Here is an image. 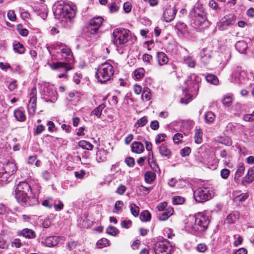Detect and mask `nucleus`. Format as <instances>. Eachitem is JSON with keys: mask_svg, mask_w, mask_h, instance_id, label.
I'll return each mask as SVG.
<instances>
[{"mask_svg": "<svg viewBox=\"0 0 254 254\" xmlns=\"http://www.w3.org/2000/svg\"><path fill=\"white\" fill-rule=\"evenodd\" d=\"M53 10L55 17L60 19L62 22L66 23L67 26H70L76 13L72 7L63 1L56 3L53 7Z\"/></svg>", "mask_w": 254, "mask_h": 254, "instance_id": "nucleus-1", "label": "nucleus"}, {"mask_svg": "<svg viewBox=\"0 0 254 254\" xmlns=\"http://www.w3.org/2000/svg\"><path fill=\"white\" fill-rule=\"evenodd\" d=\"M31 191V187L26 181L20 182L16 186L12 194L14 196L16 201L21 205H26L30 197L28 195V192Z\"/></svg>", "mask_w": 254, "mask_h": 254, "instance_id": "nucleus-2", "label": "nucleus"}, {"mask_svg": "<svg viewBox=\"0 0 254 254\" xmlns=\"http://www.w3.org/2000/svg\"><path fill=\"white\" fill-rule=\"evenodd\" d=\"M210 223L208 216L203 213H198L195 215V222L193 225H188V227L191 229V232L194 234H199L205 231L208 228Z\"/></svg>", "mask_w": 254, "mask_h": 254, "instance_id": "nucleus-3", "label": "nucleus"}, {"mask_svg": "<svg viewBox=\"0 0 254 254\" xmlns=\"http://www.w3.org/2000/svg\"><path fill=\"white\" fill-rule=\"evenodd\" d=\"M190 14L194 17V23L195 25L202 28L209 26L210 22L207 20L206 12L201 4L196 5L191 10Z\"/></svg>", "mask_w": 254, "mask_h": 254, "instance_id": "nucleus-4", "label": "nucleus"}, {"mask_svg": "<svg viewBox=\"0 0 254 254\" xmlns=\"http://www.w3.org/2000/svg\"><path fill=\"white\" fill-rule=\"evenodd\" d=\"M114 73L113 66L110 63L105 62L98 66L96 72V77L98 81L103 83L109 81Z\"/></svg>", "mask_w": 254, "mask_h": 254, "instance_id": "nucleus-5", "label": "nucleus"}, {"mask_svg": "<svg viewBox=\"0 0 254 254\" xmlns=\"http://www.w3.org/2000/svg\"><path fill=\"white\" fill-rule=\"evenodd\" d=\"M130 35V31L127 29L116 28L112 33L113 43L116 46L124 45L128 41Z\"/></svg>", "mask_w": 254, "mask_h": 254, "instance_id": "nucleus-6", "label": "nucleus"}, {"mask_svg": "<svg viewBox=\"0 0 254 254\" xmlns=\"http://www.w3.org/2000/svg\"><path fill=\"white\" fill-rule=\"evenodd\" d=\"M15 163L12 160H8L6 164L0 166V181L2 182L8 181L11 175L17 171Z\"/></svg>", "mask_w": 254, "mask_h": 254, "instance_id": "nucleus-7", "label": "nucleus"}, {"mask_svg": "<svg viewBox=\"0 0 254 254\" xmlns=\"http://www.w3.org/2000/svg\"><path fill=\"white\" fill-rule=\"evenodd\" d=\"M172 249V245L167 239L158 241L154 245L155 254H170Z\"/></svg>", "mask_w": 254, "mask_h": 254, "instance_id": "nucleus-8", "label": "nucleus"}, {"mask_svg": "<svg viewBox=\"0 0 254 254\" xmlns=\"http://www.w3.org/2000/svg\"><path fill=\"white\" fill-rule=\"evenodd\" d=\"M193 196L195 201L203 202L208 200L212 197L211 193L206 188H199L194 191Z\"/></svg>", "mask_w": 254, "mask_h": 254, "instance_id": "nucleus-9", "label": "nucleus"}, {"mask_svg": "<svg viewBox=\"0 0 254 254\" xmlns=\"http://www.w3.org/2000/svg\"><path fill=\"white\" fill-rule=\"evenodd\" d=\"M44 0H34V11L36 15L39 16L43 20L47 16L46 5L43 2Z\"/></svg>", "mask_w": 254, "mask_h": 254, "instance_id": "nucleus-10", "label": "nucleus"}, {"mask_svg": "<svg viewBox=\"0 0 254 254\" xmlns=\"http://www.w3.org/2000/svg\"><path fill=\"white\" fill-rule=\"evenodd\" d=\"M50 66L53 69L62 72V73L58 75L60 78L66 77V72L71 69L70 65L68 64L63 62L53 63L50 64Z\"/></svg>", "mask_w": 254, "mask_h": 254, "instance_id": "nucleus-11", "label": "nucleus"}, {"mask_svg": "<svg viewBox=\"0 0 254 254\" xmlns=\"http://www.w3.org/2000/svg\"><path fill=\"white\" fill-rule=\"evenodd\" d=\"M103 18L101 17H93L91 19L88 26L89 32L92 34L97 33L103 22Z\"/></svg>", "mask_w": 254, "mask_h": 254, "instance_id": "nucleus-12", "label": "nucleus"}, {"mask_svg": "<svg viewBox=\"0 0 254 254\" xmlns=\"http://www.w3.org/2000/svg\"><path fill=\"white\" fill-rule=\"evenodd\" d=\"M177 10L174 7L169 6L165 9L163 14L164 20L167 22L173 21L175 17Z\"/></svg>", "mask_w": 254, "mask_h": 254, "instance_id": "nucleus-13", "label": "nucleus"}, {"mask_svg": "<svg viewBox=\"0 0 254 254\" xmlns=\"http://www.w3.org/2000/svg\"><path fill=\"white\" fill-rule=\"evenodd\" d=\"M235 19V16L233 15H229L228 18L224 17L221 19L220 23V27L222 30H224L226 27L232 24V21Z\"/></svg>", "mask_w": 254, "mask_h": 254, "instance_id": "nucleus-14", "label": "nucleus"}, {"mask_svg": "<svg viewBox=\"0 0 254 254\" xmlns=\"http://www.w3.org/2000/svg\"><path fill=\"white\" fill-rule=\"evenodd\" d=\"M173 208L172 207H169L165 209V211L159 214L158 216V219L161 221L166 220L173 214Z\"/></svg>", "mask_w": 254, "mask_h": 254, "instance_id": "nucleus-15", "label": "nucleus"}, {"mask_svg": "<svg viewBox=\"0 0 254 254\" xmlns=\"http://www.w3.org/2000/svg\"><path fill=\"white\" fill-rule=\"evenodd\" d=\"M177 30V33L180 36H184L187 33V25L183 22H178L175 27Z\"/></svg>", "mask_w": 254, "mask_h": 254, "instance_id": "nucleus-16", "label": "nucleus"}, {"mask_svg": "<svg viewBox=\"0 0 254 254\" xmlns=\"http://www.w3.org/2000/svg\"><path fill=\"white\" fill-rule=\"evenodd\" d=\"M131 148L132 152L137 154L142 153L144 149L143 145L140 142L138 141L133 142L131 144Z\"/></svg>", "mask_w": 254, "mask_h": 254, "instance_id": "nucleus-17", "label": "nucleus"}, {"mask_svg": "<svg viewBox=\"0 0 254 254\" xmlns=\"http://www.w3.org/2000/svg\"><path fill=\"white\" fill-rule=\"evenodd\" d=\"M108 152L104 149H100L96 153V160L98 162H103L106 160Z\"/></svg>", "mask_w": 254, "mask_h": 254, "instance_id": "nucleus-18", "label": "nucleus"}, {"mask_svg": "<svg viewBox=\"0 0 254 254\" xmlns=\"http://www.w3.org/2000/svg\"><path fill=\"white\" fill-rule=\"evenodd\" d=\"M58 243V238L56 236L48 237L44 241L45 246L49 247H54L57 245Z\"/></svg>", "mask_w": 254, "mask_h": 254, "instance_id": "nucleus-19", "label": "nucleus"}, {"mask_svg": "<svg viewBox=\"0 0 254 254\" xmlns=\"http://www.w3.org/2000/svg\"><path fill=\"white\" fill-rule=\"evenodd\" d=\"M239 191H234L233 193V196H234V199L236 201L239 202H243L247 199L249 197V194L247 193H242L239 194Z\"/></svg>", "mask_w": 254, "mask_h": 254, "instance_id": "nucleus-20", "label": "nucleus"}, {"mask_svg": "<svg viewBox=\"0 0 254 254\" xmlns=\"http://www.w3.org/2000/svg\"><path fill=\"white\" fill-rule=\"evenodd\" d=\"M148 162L151 168L154 171H156L157 169L159 168L156 161L154 159L153 152H151L150 153H148Z\"/></svg>", "mask_w": 254, "mask_h": 254, "instance_id": "nucleus-21", "label": "nucleus"}, {"mask_svg": "<svg viewBox=\"0 0 254 254\" xmlns=\"http://www.w3.org/2000/svg\"><path fill=\"white\" fill-rule=\"evenodd\" d=\"M159 150L162 156H165L169 158L171 155V150L166 145H163L159 147Z\"/></svg>", "mask_w": 254, "mask_h": 254, "instance_id": "nucleus-22", "label": "nucleus"}, {"mask_svg": "<svg viewBox=\"0 0 254 254\" xmlns=\"http://www.w3.org/2000/svg\"><path fill=\"white\" fill-rule=\"evenodd\" d=\"M236 49L240 53H244L248 48V45L246 42L240 41L236 43L235 45Z\"/></svg>", "mask_w": 254, "mask_h": 254, "instance_id": "nucleus-23", "label": "nucleus"}, {"mask_svg": "<svg viewBox=\"0 0 254 254\" xmlns=\"http://www.w3.org/2000/svg\"><path fill=\"white\" fill-rule=\"evenodd\" d=\"M157 58L158 63L160 65H164L168 62V58L163 52H158L157 54Z\"/></svg>", "mask_w": 254, "mask_h": 254, "instance_id": "nucleus-24", "label": "nucleus"}, {"mask_svg": "<svg viewBox=\"0 0 254 254\" xmlns=\"http://www.w3.org/2000/svg\"><path fill=\"white\" fill-rule=\"evenodd\" d=\"M61 46L63 47L61 49V52L62 55H64L65 57H67V59L71 60L72 58V55L70 49L67 46L64 45V44H62Z\"/></svg>", "mask_w": 254, "mask_h": 254, "instance_id": "nucleus-25", "label": "nucleus"}, {"mask_svg": "<svg viewBox=\"0 0 254 254\" xmlns=\"http://www.w3.org/2000/svg\"><path fill=\"white\" fill-rule=\"evenodd\" d=\"M156 178V174L152 171H147L144 175L145 181L147 183L152 182Z\"/></svg>", "mask_w": 254, "mask_h": 254, "instance_id": "nucleus-26", "label": "nucleus"}, {"mask_svg": "<svg viewBox=\"0 0 254 254\" xmlns=\"http://www.w3.org/2000/svg\"><path fill=\"white\" fill-rule=\"evenodd\" d=\"M151 90L148 87H144L142 93V99L146 101H149L151 98Z\"/></svg>", "mask_w": 254, "mask_h": 254, "instance_id": "nucleus-27", "label": "nucleus"}, {"mask_svg": "<svg viewBox=\"0 0 254 254\" xmlns=\"http://www.w3.org/2000/svg\"><path fill=\"white\" fill-rule=\"evenodd\" d=\"M78 145L79 147L82 148L83 149L91 150H92L94 146L90 142L86 141L85 140H81L78 142Z\"/></svg>", "mask_w": 254, "mask_h": 254, "instance_id": "nucleus-28", "label": "nucleus"}, {"mask_svg": "<svg viewBox=\"0 0 254 254\" xmlns=\"http://www.w3.org/2000/svg\"><path fill=\"white\" fill-rule=\"evenodd\" d=\"M14 117L18 121L23 122L25 119L24 113L20 109L15 110L14 112Z\"/></svg>", "mask_w": 254, "mask_h": 254, "instance_id": "nucleus-29", "label": "nucleus"}, {"mask_svg": "<svg viewBox=\"0 0 254 254\" xmlns=\"http://www.w3.org/2000/svg\"><path fill=\"white\" fill-rule=\"evenodd\" d=\"M184 63L190 67L193 68L195 66V61L190 56H188L184 58Z\"/></svg>", "mask_w": 254, "mask_h": 254, "instance_id": "nucleus-30", "label": "nucleus"}, {"mask_svg": "<svg viewBox=\"0 0 254 254\" xmlns=\"http://www.w3.org/2000/svg\"><path fill=\"white\" fill-rule=\"evenodd\" d=\"M254 181V176L249 172H247L246 175L243 178L242 184L244 185L250 184Z\"/></svg>", "mask_w": 254, "mask_h": 254, "instance_id": "nucleus-31", "label": "nucleus"}, {"mask_svg": "<svg viewBox=\"0 0 254 254\" xmlns=\"http://www.w3.org/2000/svg\"><path fill=\"white\" fill-rule=\"evenodd\" d=\"M202 131L201 129H196L194 135V141L197 144H200L202 142Z\"/></svg>", "mask_w": 254, "mask_h": 254, "instance_id": "nucleus-32", "label": "nucleus"}, {"mask_svg": "<svg viewBox=\"0 0 254 254\" xmlns=\"http://www.w3.org/2000/svg\"><path fill=\"white\" fill-rule=\"evenodd\" d=\"M205 78L208 82L214 85H217L219 82L218 78L214 74H208L206 76Z\"/></svg>", "mask_w": 254, "mask_h": 254, "instance_id": "nucleus-33", "label": "nucleus"}, {"mask_svg": "<svg viewBox=\"0 0 254 254\" xmlns=\"http://www.w3.org/2000/svg\"><path fill=\"white\" fill-rule=\"evenodd\" d=\"M204 118L206 123L211 124L214 122L215 116L212 112L209 111L205 114Z\"/></svg>", "mask_w": 254, "mask_h": 254, "instance_id": "nucleus-34", "label": "nucleus"}, {"mask_svg": "<svg viewBox=\"0 0 254 254\" xmlns=\"http://www.w3.org/2000/svg\"><path fill=\"white\" fill-rule=\"evenodd\" d=\"M151 216L150 213L148 211L145 210L141 212L140 215V219L142 221H148L150 220Z\"/></svg>", "mask_w": 254, "mask_h": 254, "instance_id": "nucleus-35", "label": "nucleus"}, {"mask_svg": "<svg viewBox=\"0 0 254 254\" xmlns=\"http://www.w3.org/2000/svg\"><path fill=\"white\" fill-rule=\"evenodd\" d=\"M121 2L119 1L112 2L109 5V9L111 12H117L120 8Z\"/></svg>", "mask_w": 254, "mask_h": 254, "instance_id": "nucleus-36", "label": "nucleus"}, {"mask_svg": "<svg viewBox=\"0 0 254 254\" xmlns=\"http://www.w3.org/2000/svg\"><path fill=\"white\" fill-rule=\"evenodd\" d=\"M133 73L136 79H140L145 74V70L143 68H139L135 70Z\"/></svg>", "mask_w": 254, "mask_h": 254, "instance_id": "nucleus-37", "label": "nucleus"}, {"mask_svg": "<svg viewBox=\"0 0 254 254\" xmlns=\"http://www.w3.org/2000/svg\"><path fill=\"white\" fill-rule=\"evenodd\" d=\"M147 119L146 116H144L141 118L137 120L136 123L135 124V127H142L146 125L147 123Z\"/></svg>", "mask_w": 254, "mask_h": 254, "instance_id": "nucleus-38", "label": "nucleus"}, {"mask_svg": "<svg viewBox=\"0 0 254 254\" xmlns=\"http://www.w3.org/2000/svg\"><path fill=\"white\" fill-rule=\"evenodd\" d=\"M55 203V200L52 197H49L44 200L42 202V205L49 208H52Z\"/></svg>", "mask_w": 254, "mask_h": 254, "instance_id": "nucleus-39", "label": "nucleus"}, {"mask_svg": "<svg viewBox=\"0 0 254 254\" xmlns=\"http://www.w3.org/2000/svg\"><path fill=\"white\" fill-rule=\"evenodd\" d=\"M130 209L131 214L134 216L137 217L139 215V208L134 203L130 204Z\"/></svg>", "mask_w": 254, "mask_h": 254, "instance_id": "nucleus-40", "label": "nucleus"}, {"mask_svg": "<svg viewBox=\"0 0 254 254\" xmlns=\"http://www.w3.org/2000/svg\"><path fill=\"white\" fill-rule=\"evenodd\" d=\"M109 245V241L106 238H102L99 240L97 243V246L98 248H102L107 247Z\"/></svg>", "mask_w": 254, "mask_h": 254, "instance_id": "nucleus-41", "label": "nucleus"}, {"mask_svg": "<svg viewBox=\"0 0 254 254\" xmlns=\"http://www.w3.org/2000/svg\"><path fill=\"white\" fill-rule=\"evenodd\" d=\"M199 88V84L196 82H192L191 83L190 86L189 88L186 89L187 91L191 92L192 94L195 92Z\"/></svg>", "mask_w": 254, "mask_h": 254, "instance_id": "nucleus-42", "label": "nucleus"}, {"mask_svg": "<svg viewBox=\"0 0 254 254\" xmlns=\"http://www.w3.org/2000/svg\"><path fill=\"white\" fill-rule=\"evenodd\" d=\"M19 235L22 236L26 238L30 239L32 236V230L27 228L24 229L19 233Z\"/></svg>", "mask_w": 254, "mask_h": 254, "instance_id": "nucleus-43", "label": "nucleus"}, {"mask_svg": "<svg viewBox=\"0 0 254 254\" xmlns=\"http://www.w3.org/2000/svg\"><path fill=\"white\" fill-rule=\"evenodd\" d=\"M105 106L104 104H101L95 108L92 112L93 115H96L98 118H100L103 110L104 109Z\"/></svg>", "mask_w": 254, "mask_h": 254, "instance_id": "nucleus-44", "label": "nucleus"}, {"mask_svg": "<svg viewBox=\"0 0 254 254\" xmlns=\"http://www.w3.org/2000/svg\"><path fill=\"white\" fill-rule=\"evenodd\" d=\"M208 5L217 13H218L221 10L220 7L214 0H209Z\"/></svg>", "mask_w": 254, "mask_h": 254, "instance_id": "nucleus-45", "label": "nucleus"}, {"mask_svg": "<svg viewBox=\"0 0 254 254\" xmlns=\"http://www.w3.org/2000/svg\"><path fill=\"white\" fill-rule=\"evenodd\" d=\"M220 155L223 159V161L225 163H228V162L230 161V155L226 150H221Z\"/></svg>", "mask_w": 254, "mask_h": 254, "instance_id": "nucleus-46", "label": "nucleus"}, {"mask_svg": "<svg viewBox=\"0 0 254 254\" xmlns=\"http://www.w3.org/2000/svg\"><path fill=\"white\" fill-rule=\"evenodd\" d=\"M14 50L19 54H23L25 51V48L23 45L20 43H17L13 45Z\"/></svg>", "mask_w": 254, "mask_h": 254, "instance_id": "nucleus-47", "label": "nucleus"}, {"mask_svg": "<svg viewBox=\"0 0 254 254\" xmlns=\"http://www.w3.org/2000/svg\"><path fill=\"white\" fill-rule=\"evenodd\" d=\"M33 34L34 33L36 35L34 36L35 40L36 43H38L39 44L41 42V35L40 33V30L38 28L33 29Z\"/></svg>", "mask_w": 254, "mask_h": 254, "instance_id": "nucleus-48", "label": "nucleus"}, {"mask_svg": "<svg viewBox=\"0 0 254 254\" xmlns=\"http://www.w3.org/2000/svg\"><path fill=\"white\" fill-rule=\"evenodd\" d=\"M245 172V167L243 163H240L237 171L235 174V178H240Z\"/></svg>", "mask_w": 254, "mask_h": 254, "instance_id": "nucleus-49", "label": "nucleus"}, {"mask_svg": "<svg viewBox=\"0 0 254 254\" xmlns=\"http://www.w3.org/2000/svg\"><path fill=\"white\" fill-rule=\"evenodd\" d=\"M185 199L181 196H176L173 198V203L174 204L178 205L183 204Z\"/></svg>", "mask_w": 254, "mask_h": 254, "instance_id": "nucleus-50", "label": "nucleus"}, {"mask_svg": "<svg viewBox=\"0 0 254 254\" xmlns=\"http://www.w3.org/2000/svg\"><path fill=\"white\" fill-rule=\"evenodd\" d=\"M106 232L113 236H116L118 233V230L114 226H109L106 229Z\"/></svg>", "mask_w": 254, "mask_h": 254, "instance_id": "nucleus-51", "label": "nucleus"}, {"mask_svg": "<svg viewBox=\"0 0 254 254\" xmlns=\"http://www.w3.org/2000/svg\"><path fill=\"white\" fill-rule=\"evenodd\" d=\"M211 58V56L210 54H206L203 56L201 54V61L204 65H206L210 63Z\"/></svg>", "mask_w": 254, "mask_h": 254, "instance_id": "nucleus-52", "label": "nucleus"}, {"mask_svg": "<svg viewBox=\"0 0 254 254\" xmlns=\"http://www.w3.org/2000/svg\"><path fill=\"white\" fill-rule=\"evenodd\" d=\"M166 134L165 133L158 134L155 138V143L158 144L165 141Z\"/></svg>", "mask_w": 254, "mask_h": 254, "instance_id": "nucleus-53", "label": "nucleus"}, {"mask_svg": "<svg viewBox=\"0 0 254 254\" xmlns=\"http://www.w3.org/2000/svg\"><path fill=\"white\" fill-rule=\"evenodd\" d=\"M233 75L235 77H238L239 80H241L240 77H239L238 75H240V76H242L243 77L246 75V73L244 71H241L240 67H237V68L234 71V72H233Z\"/></svg>", "mask_w": 254, "mask_h": 254, "instance_id": "nucleus-54", "label": "nucleus"}, {"mask_svg": "<svg viewBox=\"0 0 254 254\" xmlns=\"http://www.w3.org/2000/svg\"><path fill=\"white\" fill-rule=\"evenodd\" d=\"M47 91H45L44 94L46 96L54 97V99H55L56 98L57 93L56 91L52 90V89H50L47 88L46 89Z\"/></svg>", "mask_w": 254, "mask_h": 254, "instance_id": "nucleus-55", "label": "nucleus"}, {"mask_svg": "<svg viewBox=\"0 0 254 254\" xmlns=\"http://www.w3.org/2000/svg\"><path fill=\"white\" fill-rule=\"evenodd\" d=\"M232 101V98L231 96L227 95L225 97L222 99V103L224 105L229 106L231 104Z\"/></svg>", "mask_w": 254, "mask_h": 254, "instance_id": "nucleus-56", "label": "nucleus"}, {"mask_svg": "<svg viewBox=\"0 0 254 254\" xmlns=\"http://www.w3.org/2000/svg\"><path fill=\"white\" fill-rule=\"evenodd\" d=\"M17 30L19 33L22 36H26L28 33V30L26 29L22 28V25L20 24L17 25Z\"/></svg>", "mask_w": 254, "mask_h": 254, "instance_id": "nucleus-57", "label": "nucleus"}, {"mask_svg": "<svg viewBox=\"0 0 254 254\" xmlns=\"http://www.w3.org/2000/svg\"><path fill=\"white\" fill-rule=\"evenodd\" d=\"M243 120L246 122L254 121V110L252 114H246L243 116Z\"/></svg>", "mask_w": 254, "mask_h": 254, "instance_id": "nucleus-58", "label": "nucleus"}, {"mask_svg": "<svg viewBox=\"0 0 254 254\" xmlns=\"http://www.w3.org/2000/svg\"><path fill=\"white\" fill-rule=\"evenodd\" d=\"M191 152V149L189 147H185L181 150L180 154L182 157L188 156Z\"/></svg>", "mask_w": 254, "mask_h": 254, "instance_id": "nucleus-59", "label": "nucleus"}, {"mask_svg": "<svg viewBox=\"0 0 254 254\" xmlns=\"http://www.w3.org/2000/svg\"><path fill=\"white\" fill-rule=\"evenodd\" d=\"M238 216V214L236 213H231L229 215H228L227 217V221L229 223H233L235 221L236 219L237 218V216Z\"/></svg>", "mask_w": 254, "mask_h": 254, "instance_id": "nucleus-60", "label": "nucleus"}, {"mask_svg": "<svg viewBox=\"0 0 254 254\" xmlns=\"http://www.w3.org/2000/svg\"><path fill=\"white\" fill-rule=\"evenodd\" d=\"M127 188L123 185H120L117 188L116 192L120 195H123L126 192Z\"/></svg>", "mask_w": 254, "mask_h": 254, "instance_id": "nucleus-61", "label": "nucleus"}, {"mask_svg": "<svg viewBox=\"0 0 254 254\" xmlns=\"http://www.w3.org/2000/svg\"><path fill=\"white\" fill-rule=\"evenodd\" d=\"M230 170L227 169H223L221 171V176L224 179H227L230 175Z\"/></svg>", "mask_w": 254, "mask_h": 254, "instance_id": "nucleus-62", "label": "nucleus"}, {"mask_svg": "<svg viewBox=\"0 0 254 254\" xmlns=\"http://www.w3.org/2000/svg\"><path fill=\"white\" fill-rule=\"evenodd\" d=\"M183 137V135L182 133H177L174 135L173 139L175 143H178L182 141L181 139Z\"/></svg>", "mask_w": 254, "mask_h": 254, "instance_id": "nucleus-63", "label": "nucleus"}, {"mask_svg": "<svg viewBox=\"0 0 254 254\" xmlns=\"http://www.w3.org/2000/svg\"><path fill=\"white\" fill-rule=\"evenodd\" d=\"M125 162L130 167H133L135 164L134 159L132 157H127L125 160Z\"/></svg>", "mask_w": 254, "mask_h": 254, "instance_id": "nucleus-64", "label": "nucleus"}]
</instances>
